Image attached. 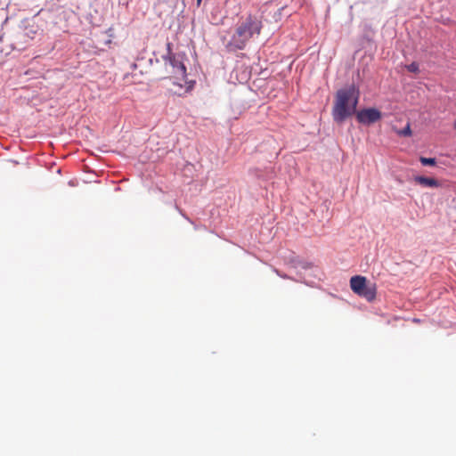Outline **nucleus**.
Here are the masks:
<instances>
[{"label":"nucleus","mask_w":456,"mask_h":456,"mask_svg":"<svg viewBox=\"0 0 456 456\" xmlns=\"http://www.w3.org/2000/svg\"><path fill=\"white\" fill-rule=\"evenodd\" d=\"M359 102V90L354 86L339 89L332 108V118L338 124L343 123L347 118L356 113Z\"/></svg>","instance_id":"obj_1"},{"label":"nucleus","mask_w":456,"mask_h":456,"mask_svg":"<svg viewBox=\"0 0 456 456\" xmlns=\"http://www.w3.org/2000/svg\"><path fill=\"white\" fill-rule=\"evenodd\" d=\"M454 127L456 128V120H455Z\"/></svg>","instance_id":"obj_15"},{"label":"nucleus","mask_w":456,"mask_h":456,"mask_svg":"<svg viewBox=\"0 0 456 456\" xmlns=\"http://www.w3.org/2000/svg\"><path fill=\"white\" fill-rule=\"evenodd\" d=\"M105 34L107 35L108 37L110 38H114L115 37V33H114V28H109L106 31H105Z\"/></svg>","instance_id":"obj_12"},{"label":"nucleus","mask_w":456,"mask_h":456,"mask_svg":"<svg viewBox=\"0 0 456 456\" xmlns=\"http://www.w3.org/2000/svg\"><path fill=\"white\" fill-rule=\"evenodd\" d=\"M397 134L402 136H411V129L410 124L408 123L403 129L397 131Z\"/></svg>","instance_id":"obj_10"},{"label":"nucleus","mask_w":456,"mask_h":456,"mask_svg":"<svg viewBox=\"0 0 456 456\" xmlns=\"http://www.w3.org/2000/svg\"><path fill=\"white\" fill-rule=\"evenodd\" d=\"M169 80L172 84L170 91L178 96H183L185 94L190 93L193 89L195 84L192 80H187L186 77L183 79L179 75L170 77Z\"/></svg>","instance_id":"obj_6"},{"label":"nucleus","mask_w":456,"mask_h":456,"mask_svg":"<svg viewBox=\"0 0 456 456\" xmlns=\"http://www.w3.org/2000/svg\"><path fill=\"white\" fill-rule=\"evenodd\" d=\"M261 21L252 16H248L246 20L237 28L227 47L230 50H242L245 48L248 40L255 35H259L261 31Z\"/></svg>","instance_id":"obj_2"},{"label":"nucleus","mask_w":456,"mask_h":456,"mask_svg":"<svg viewBox=\"0 0 456 456\" xmlns=\"http://www.w3.org/2000/svg\"><path fill=\"white\" fill-rule=\"evenodd\" d=\"M201 1H202V0H197L198 5H200V4Z\"/></svg>","instance_id":"obj_14"},{"label":"nucleus","mask_w":456,"mask_h":456,"mask_svg":"<svg viewBox=\"0 0 456 456\" xmlns=\"http://www.w3.org/2000/svg\"><path fill=\"white\" fill-rule=\"evenodd\" d=\"M413 181L422 187L438 188L441 186L440 182L433 177L416 175L413 177Z\"/></svg>","instance_id":"obj_8"},{"label":"nucleus","mask_w":456,"mask_h":456,"mask_svg":"<svg viewBox=\"0 0 456 456\" xmlns=\"http://www.w3.org/2000/svg\"><path fill=\"white\" fill-rule=\"evenodd\" d=\"M37 27L35 24H28L16 33L12 47L14 49L22 50L29 40H32L37 34Z\"/></svg>","instance_id":"obj_5"},{"label":"nucleus","mask_w":456,"mask_h":456,"mask_svg":"<svg viewBox=\"0 0 456 456\" xmlns=\"http://www.w3.org/2000/svg\"><path fill=\"white\" fill-rule=\"evenodd\" d=\"M112 39H113V38H110V37H108V39H107V40H106V42H105V45H110L112 43Z\"/></svg>","instance_id":"obj_13"},{"label":"nucleus","mask_w":456,"mask_h":456,"mask_svg":"<svg viewBox=\"0 0 456 456\" xmlns=\"http://www.w3.org/2000/svg\"><path fill=\"white\" fill-rule=\"evenodd\" d=\"M419 161L423 166H435L436 161L434 158L420 157Z\"/></svg>","instance_id":"obj_9"},{"label":"nucleus","mask_w":456,"mask_h":456,"mask_svg":"<svg viewBox=\"0 0 456 456\" xmlns=\"http://www.w3.org/2000/svg\"><path fill=\"white\" fill-rule=\"evenodd\" d=\"M406 69L412 73H418L419 70V64L417 62H411L406 66Z\"/></svg>","instance_id":"obj_11"},{"label":"nucleus","mask_w":456,"mask_h":456,"mask_svg":"<svg viewBox=\"0 0 456 456\" xmlns=\"http://www.w3.org/2000/svg\"><path fill=\"white\" fill-rule=\"evenodd\" d=\"M382 118V113L376 108H366L356 112V119L363 125H371Z\"/></svg>","instance_id":"obj_7"},{"label":"nucleus","mask_w":456,"mask_h":456,"mask_svg":"<svg viewBox=\"0 0 456 456\" xmlns=\"http://www.w3.org/2000/svg\"><path fill=\"white\" fill-rule=\"evenodd\" d=\"M172 43L167 44V54L163 56L165 65H169L172 68L174 75H179L183 79L187 76L186 67L183 62L182 58L173 53Z\"/></svg>","instance_id":"obj_4"},{"label":"nucleus","mask_w":456,"mask_h":456,"mask_svg":"<svg viewBox=\"0 0 456 456\" xmlns=\"http://www.w3.org/2000/svg\"><path fill=\"white\" fill-rule=\"evenodd\" d=\"M351 289L358 296L364 297L368 301H372L376 297L377 288L373 283H368L363 276H353L350 280Z\"/></svg>","instance_id":"obj_3"}]
</instances>
